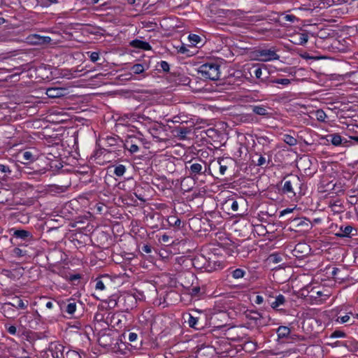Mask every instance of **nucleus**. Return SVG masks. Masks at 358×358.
I'll return each instance as SVG.
<instances>
[{
	"label": "nucleus",
	"instance_id": "obj_62",
	"mask_svg": "<svg viewBox=\"0 0 358 358\" xmlns=\"http://www.w3.org/2000/svg\"><path fill=\"white\" fill-rule=\"evenodd\" d=\"M160 240L164 243H167L169 241V236L166 234H164L162 236Z\"/></svg>",
	"mask_w": 358,
	"mask_h": 358
},
{
	"label": "nucleus",
	"instance_id": "obj_22",
	"mask_svg": "<svg viewBox=\"0 0 358 358\" xmlns=\"http://www.w3.org/2000/svg\"><path fill=\"white\" fill-rule=\"evenodd\" d=\"M327 141H330L334 145L338 146L342 144V137L338 134H332L327 136Z\"/></svg>",
	"mask_w": 358,
	"mask_h": 358
},
{
	"label": "nucleus",
	"instance_id": "obj_20",
	"mask_svg": "<svg viewBox=\"0 0 358 358\" xmlns=\"http://www.w3.org/2000/svg\"><path fill=\"white\" fill-rule=\"evenodd\" d=\"M1 312L6 317H12L14 315L15 310L11 305L8 302H5L1 306Z\"/></svg>",
	"mask_w": 358,
	"mask_h": 358
},
{
	"label": "nucleus",
	"instance_id": "obj_6",
	"mask_svg": "<svg viewBox=\"0 0 358 358\" xmlns=\"http://www.w3.org/2000/svg\"><path fill=\"white\" fill-rule=\"evenodd\" d=\"M257 55L264 62L278 59L280 57L274 50L267 49L259 50Z\"/></svg>",
	"mask_w": 358,
	"mask_h": 358
},
{
	"label": "nucleus",
	"instance_id": "obj_30",
	"mask_svg": "<svg viewBox=\"0 0 358 358\" xmlns=\"http://www.w3.org/2000/svg\"><path fill=\"white\" fill-rule=\"evenodd\" d=\"M120 317H125V316L121 314H115L113 315L111 322L113 323V327L118 328L122 327V319Z\"/></svg>",
	"mask_w": 358,
	"mask_h": 358
},
{
	"label": "nucleus",
	"instance_id": "obj_15",
	"mask_svg": "<svg viewBox=\"0 0 358 358\" xmlns=\"http://www.w3.org/2000/svg\"><path fill=\"white\" fill-rule=\"evenodd\" d=\"M13 236L17 238H20L26 241L32 240L33 238L32 234L29 231L24 229L15 230L13 232Z\"/></svg>",
	"mask_w": 358,
	"mask_h": 358
},
{
	"label": "nucleus",
	"instance_id": "obj_17",
	"mask_svg": "<svg viewBox=\"0 0 358 358\" xmlns=\"http://www.w3.org/2000/svg\"><path fill=\"white\" fill-rule=\"evenodd\" d=\"M276 333L279 340L291 338V330L286 326H280L277 329Z\"/></svg>",
	"mask_w": 358,
	"mask_h": 358
},
{
	"label": "nucleus",
	"instance_id": "obj_47",
	"mask_svg": "<svg viewBox=\"0 0 358 358\" xmlns=\"http://www.w3.org/2000/svg\"><path fill=\"white\" fill-rule=\"evenodd\" d=\"M269 260L273 263H279L282 261V257L276 253L271 254L269 257Z\"/></svg>",
	"mask_w": 358,
	"mask_h": 358
},
{
	"label": "nucleus",
	"instance_id": "obj_57",
	"mask_svg": "<svg viewBox=\"0 0 358 358\" xmlns=\"http://www.w3.org/2000/svg\"><path fill=\"white\" fill-rule=\"evenodd\" d=\"M14 253H15V255H17L18 257H22L25 254L24 252L22 250H21V249H20L18 248H15L14 249Z\"/></svg>",
	"mask_w": 358,
	"mask_h": 358
},
{
	"label": "nucleus",
	"instance_id": "obj_24",
	"mask_svg": "<svg viewBox=\"0 0 358 358\" xmlns=\"http://www.w3.org/2000/svg\"><path fill=\"white\" fill-rule=\"evenodd\" d=\"M46 94L50 98H58L62 96V92L59 88H48L47 90Z\"/></svg>",
	"mask_w": 358,
	"mask_h": 358
},
{
	"label": "nucleus",
	"instance_id": "obj_25",
	"mask_svg": "<svg viewBox=\"0 0 358 358\" xmlns=\"http://www.w3.org/2000/svg\"><path fill=\"white\" fill-rule=\"evenodd\" d=\"M343 271V270L339 268L334 267L331 271V275L332 278L336 280H343L345 277L344 276V275L342 274Z\"/></svg>",
	"mask_w": 358,
	"mask_h": 358
},
{
	"label": "nucleus",
	"instance_id": "obj_36",
	"mask_svg": "<svg viewBox=\"0 0 358 358\" xmlns=\"http://www.w3.org/2000/svg\"><path fill=\"white\" fill-rule=\"evenodd\" d=\"M255 156L257 157V161H255L254 159L252 162L255 163L256 166H263L266 164V157L264 155H258L257 153L255 154Z\"/></svg>",
	"mask_w": 358,
	"mask_h": 358
},
{
	"label": "nucleus",
	"instance_id": "obj_14",
	"mask_svg": "<svg viewBox=\"0 0 358 358\" xmlns=\"http://www.w3.org/2000/svg\"><path fill=\"white\" fill-rule=\"evenodd\" d=\"M64 346L61 344H56L54 346H51L49 349L52 358H64L65 356L63 355Z\"/></svg>",
	"mask_w": 358,
	"mask_h": 358
},
{
	"label": "nucleus",
	"instance_id": "obj_12",
	"mask_svg": "<svg viewBox=\"0 0 358 358\" xmlns=\"http://www.w3.org/2000/svg\"><path fill=\"white\" fill-rule=\"evenodd\" d=\"M252 110L256 115L268 117L270 116V113L268 110H271V108L264 105H255L251 106Z\"/></svg>",
	"mask_w": 358,
	"mask_h": 358
},
{
	"label": "nucleus",
	"instance_id": "obj_55",
	"mask_svg": "<svg viewBox=\"0 0 358 358\" xmlns=\"http://www.w3.org/2000/svg\"><path fill=\"white\" fill-rule=\"evenodd\" d=\"M200 287L196 286L192 288L190 291V294L192 296H197L199 293L200 292Z\"/></svg>",
	"mask_w": 358,
	"mask_h": 358
},
{
	"label": "nucleus",
	"instance_id": "obj_21",
	"mask_svg": "<svg viewBox=\"0 0 358 358\" xmlns=\"http://www.w3.org/2000/svg\"><path fill=\"white\" fill-rule=\"evenodd\" d=\"M209 351H212V348L210 347L201 345L197 347L195 353L197 357L206 358L205 355L206 354H209Z\"/></svg>",
	"mask_w": 358,
	"mask_h": 358
},
{
	"label": "nucleus",
	"instance_id": "obj_3",
	"mask_svg": "<svg viewBox=\"0 0 358 358\" xmlns=\"http://www.w3.org/2000/svg\"><path fill=\"white\" fill-rule=\"evenodd\" d=\"M311 248L309 245L306 243H299L292 250V255L298 259H303L310 252Z\"/></svg>",
	"mask_w": 358,
	"mask_h": 358
},
{
	"label": "nucleus",
	"instance_id": "obj_4",
	"mask_svg": "<svg viewBox=\"0 0 358 358\" xmlns=\"http://www.w3.org/2000/svg\"><path fill=\"white\" fill-rule=\"evenodd\" d=\"M18 156L20 158V162L25 164L31 163L38 159L37 151L34 148L22 151L19 153Z\"/></svg>",
	"mask_w": 358,
	"mask_h": 358
},
{
	"label": "nucleus",
	"instance_id": "obj_8",
	"mask_svg": "<svg viewBox=\"0 0 358 358\" xmlns=\"http://www.w3.org/2000/svg\"><path fill=\"white\" fill-rule=\"evenodd\" d=\"M189 166L186 165V169L189 171V175L191 178H194L198 175H201L206 172V169L203 171V166L201 163H191L189 162Z\"/></svg>",
	"mask_w": 358,
	"mask_h": 358
},
{
	"label": "nucleus",
	"instance_id": "obj_52",
	"mask_svg": "<svg viewBox=\"0 0 358 358\" xmlns=\"http://www.w3.org/2000/svg\"><path fill=\"white\" fill-rule=\"evenodd\" d=\"M65 278L69 281L73 282L75 280H78L80 279L81 275L80 274L77 273V274L70 275L69 276L66 275Z\"/></svg>",
	"mask_w": 358,
	"mask_h": 358
},
{
	"label": "nucleus",
	"instance_id": "obj_41",
	"mask_svg": "<svg viewBox=\"0 0 358 358\" xmlns=\"http://www.w3.org/2000/svg\"><path fill=\"white\" fill-rule=\"evenodd\" d=\"M198 320H199L197 317H194L192 316L191 315H189V317L188 320V324H189V327L199 329L200 327H197Z\"/></svg>",
	"mask_w": 358,
	"mask_h": 358
},
{
	"label": "nucleus",
	"instance_id": "obj_48",
	"mask_svg": "<svg viewBox=\"0 0 358 358\" xmlns=\"http://www.w3.org/2000/svg\"><path fill=\"white\" fill-rule=\"evenodd\" d=\"M345 346L348 347L349 348V350H350V351L356 352L358 350V342L357 341L350 342V345H348L346 343Z\"/></svg>",
	"mask_w": 358,
	"mask_h": 358
},
{
	"label": "nucleus",
	"instance_id": "obj_10",
	"mask_svg": "<svg viewBox=\"0 0 358 358\" xmlns=\"http://www.w3.org/2000/svg\"><path fill=\"white\" fill-rule=\"evenodd\" d=\"M8 303L12 307L22 310L26 309L29 306V301L27 300H23L17 296H13L10 299V301H8Z\"/></svg>",
	"mask_w": 358,
	"mask_h": 358
},
{
	"label": "nucleus",
	"instance_id": "obj_23",
	"mask_svg": "<svg viewBox=\"0 0 358 358\" xmlns=\"http://www.w3.org/2000/svg\"><path fill=\"white\" fill-rule=\"evenodd\" d=\"M224 205L227 208H230L234 213H236L238 210L239 202L234 199H227Z\"/></svg>",
	"mask_w": 358,
	"mask_h": 358
},
{
	"label": "nucleus",
	"instance_id": "obj_43",
	"mask_svg": "<svg viewBox=\"0 0 358 358\" xmlns=\"http://www.w3.org/2000/svg\"><path fill=\"white\" fill-rule=\"evenodd\" d=\"M326 117L327 115L322 110H317L316 111V118L318 121L324 122Z\"/></svg>",
	"mask_w": 358,
	"mask_h": 358
},
{
	"label": "nucleus",
	"instance_id": "obj_1",
	"mask_svg": "<svg viewBox=\"0 0 358 358\" xmlns=\"http://www.w3.org/2000/svg\"><path fill=\"white\" fill-rule=\"evenodd\" d=\"M198 73L205 79L217 80L221 74L220 65L217 62H206L199 67Z\"/></svg>",
	"mask_w": 358,
	"mask_h": 358
},
{
	"label": "nucleus",
	"instance_id": "obj_19",
	"mask_svg": "<svg viewBox=\"0 0 358 358\" xmlns=\"http://www.w3.org/2000/svg\"><path fill=\"white\" fill-rule=\"evenodd\" d=\"M192 265L197 268H202L206 266V259L204 256L199 255H196L192 259Z\"/></svg>",
	"mask_w": 358,
	"mask_h": 358
},
{
	"label": "nucleus",
	"instance_id": "obj_7",
	"mask_svg": "<svg viewBox=\"0 0 358 358\" xmlns=\"http://www.w3.org/2000/svg\"><path fill=\"white\" fill-rule=\"evenodd\" d=\"M140 140L135 136H128L124 143L125 149L128 150L131 153L137 152L139 150L138 143Z\"/></svg>",
	"mask_w": 358,
	"mask_h": 358
},
{
	"label": "nucleus",
	"instance_id": "obj_61",
	"mask_svg": "<svg viewBox=\"0 0 358 358\" xmlns=\"http://www.w3.org/2000/svg\"><path fill=\"white\" fill-rule=\"evenodd\" d=\"M133 116L134 117H134V119H138V120H145L148 119V117H145V115L134 114Z\"/></svg>",
	"mask_w": 358,
	"mask_h": 358
},
{
	"label": "nucleus",
	"instance_id": "obj_42",
	"mask_svg": "<svg viewBox=\"0 0 358 358\" xmlns=\"http://www.w3.org/2000/svg\"><path fill=\"white\" fill-rule=\"evenodd\" d=\"M188 38L190 43L194 45L201 41V37L196 34H189Z\"/></svg>",
	"mask_w": 358,
	"mask_h": 358
},
{
	"label": "nucleus",
	"instance_id": "obj_39",
	"mask_svg": "<svg viewBox=\"0 0 358 358\" xmlns=\"http://www.w3.org/2000/svg\"><path fill=\"white\" fill-rule=\"evenodd\" d=\"M45 306L48 309H53V308L62 309L63 308L62 307H61L59 303L55 301H48L45 303Z\"/></svg>",
	"mask_w": 358,
	"mask_h": 358
},
{
	"label": "nucleus",
	"instance_id": "obj_29",
	"mask_svg": "<svg viewBox=\"0 0 358 358\" xmlns=\"http://www.w3.org/2000/svg\"><path fill=\"white\" fill-rule=\"evenodd\" d=\"M283 141L290 146H294L297 144V140L289 134H284L282 136Z\"/></svg>",
	"mask_w": 358,
	"mask_h": 358
},
{
	"label": "nucleus",
	"instance_id": "obj_9",
	"mask_svg": "<svg viewBox=\"0 0 358 358\" xmlns=\"http://www.w3.org/2000/svg\"><path fill=\"white\" fill-rule=\"evenodd\" d=\"M246 69L251 77H253L254 76L256 78L259 79L260 82H264V80L262 78L263 68L259 64H252L250 66H248Z\"/></svg>",
	"mask_w": 358,
	"mask_h": 358
},
{
	"label": "nucleus",
	"instance_id": "obj_60",
	"mask_svg": "<svg viewBox=\"0 0 358 358\" xmlns=\"http://www.w3.org/2000/svg\"><path fill=\"white\" fill-rule=\"evenodd\" d=\"M264 301V298L262 296L257 295L256 296L255 303L257 304H262Z\"/></svg>",
	"mask_w": 358,
	"mask_h": 358
},
{
	"label": "nucleus",
	"instance_id": "obj_45",
	"mask_svg": "<svg viewBox=\"0 0 358 358\" xmlns=\"http://www.w3.org/2000/svg\"><path fill=\"white\" fill-rule=\"evenodd\" d=\"M224 162V159H219L218 160V164H219V171H220V173L222 175V176H224L227 169V166L226 164H224L222 162Z\"/></svg>",
	"mask_w": 358,
	"mask_h": 358
},
{
	"label": "nucleus",
	"instance_id": "obj_64",
	"mask_svg": "<svg viewBox=\"0 0 358 358\" xmlns=\"http://www.w3.org/2000/svg\"><path fill=\"white\" fill-rule=\"evenodd\" d=\"M350 138L358 144V136H350Z\"/></svg>",
	"mask_w": 358,
	"mask_h": 358
},
{
	"label": "nucleus",
	"instance_id": "obj_40",
	"mask_svg": "<svg viewBox=\"0 0 358 358\" xmlns=\"http://www.w3.org/2000/svg\"><path fill=\"white\" fill-rule=\"evenodd\" d=\"M34 37L37 39V41H35L36 43H49L51 41V38L49 36L35 35Z\"/></svg>",
	"mask_w": 358,
	"mask_h": 358
},
{
	"label": "nucleus",
	"instance_id": "obj_44",
	"mask_svg": "<svg viewBox=\"0 0 358 358\" xmlns=\"http://www.w3.org/2000/svg\"><path fill=\"white\" fill-rule=\"evenodd\" d=\"M95 288L97 290L103 291L106 289L105 285L101 278H96Z\"/></svg>",
	"mask_w": 358,
	"mask_h": 358
},
{
	"label": "nucleus",
	"instance_id": "obj_51",
	"mask_svg": "<svg viewBox=\"0 0 358 358\" xmlns=\"http://www.w3.org/2000/svg\"><path fill=\"white\" fill-rule=\"evenodd\" d=\"M182 116H180V115H176V116H174L173 117V119L171 120V122H173V123H180V124L181 125L182 123L184 122H187V120H185L182 118Z\"/></svg>",
	"mask_w": 358,
	"mask_h": 358
},
{
	"label": "nucleus",
	"instance_id": "obj_50",
	"mask_svg": "<svg viewBox=\"0 0 358 358\" xmlns=\"http://www.w3.org/2000/svg\"><path fill=\"white\" fill-rule=\"evenodd\" d=\"M92 62H95L99 59V54L97 52H88Z\"/></svg>",
	"mask_w": 358,
	"mask_h": 358
},
{
	"label": "nucleus",
	"instance_id": "obj_27",
	"mask_svg": "<svg viewBox=\"0 0 358 358\" xmlns=\"http://www.w3.org/2000/svg\"><path fill=\"white\" fill-rule=\"evenodd\" d=\"M292 225L295 227H309L308 220L305 218H296L292 220Z\"/></svg>",
	"mask_w": 358,
	"mask_h": 358
},
{
	"label": "nucleus",
	"instance_id": "obj_34",
	"mask_svg": "<svg viewBox=\"0 0 358 358\" xmlns=\"http://www.w3.org/2000/svg\"><path fill=\"white\" fill-rule=\"evenodd\" d=\"M125 171V166L119 164L115 167L113 173L116 176L121 177L124 174Z\"/></svg>",
	"mask_w": 358,
	"mask_h": 358
},
{
	"label": "nucleus",
	"instance_id": "obj_49",
	"mask_svg": "<svg viewBox=\"0 0 358 358\" xmlns=\"http://www.w3.org/2000/svg\"><path fill=\"white\" fill-rule=\"evenodd\" d=\"M345 336V334L340 330L334 331L331 335V338H343Z\"/></svg>",
	"mask_w": 358,
	"mask_h": 358
},
{
	"label": "nucleus",
	"instance_id": "obj_58",
	"mask_svg": "<svg viewBox=\"0 0 358 358\" xmlns=\"http://www.w3.org/2000/svg\"><path fill=\"white\" fill-rule=\"evenodd\" d=\"M137 338H138V336H137V334L136 333H134V332L129 333V341L130 342L136 341Z\"/></svg>",
	"mask_w": 358,
	"mask_h": 358
},
{
	"label": "nucleus",
	"instance_id": "obj_11",
	"mask_svg": "<svg viewBox=\"0 0 358 358\" xmlns=\"http://www.w3.org/2000/svg\"><path fill=\"white\" fill-rule=\"evenodd\" d=\"M244 315L245 317L250 320L255 325H259L260 324V321L262 319V315L257 311L255 310H247Z\"/></svg>",
	"mask_w": 358,
	"mask_h": 358
},
{
	"label": "nucleus",
	"instance_id": "obj_56",
	"mask_svg": "<svg viewBox=\"0 0 358 358\" xmlns=\"http://www.w3.org/2000/svg\"><path fill=\"white\" fill-rule=\"evenodd\" d=\"M0 172L2 173H10V170L8 166L0 164Z\"/></svg>",
	"mask_w": 358,
	"mask_h": 358
},
{
	"label": "nucleus",
	"instance_id": "obj_32",
	"mask_svg": "<svg viewBox=\"0 0 358 358\" xmlns=\"http://www.w3.org/2000/svg\"><path fill=\"white\" fill-rule=\"evenodd\" d=\"M67 189L66 186H59L57 185H52L49 187V191L54 193H62Z\"/></svg>",
	"mask_w": 358,
	"mask_h": 358
},
{
	"label": "nucleus",
	"instance_id": "obj_16",
	"mask_svg": "<svg viewBox=\"0 0 358 358\" xmlns=\"http://www.w3.org/2000/svg\"><path fill=\"white\" fill-rule=\"evenodd\" d=\"M131 46L135 48H138L144 50H150L152 49L149 43L139 39H135L130 42Z\"/></svg>",
	"mask_w": 358,
	"mask_h": 358
},
{
	"label": "nucleus",
	"instance_id": "obj_53",
	"mask_svg": "<svg viewBox=\"0 0 358 358\" xmlns=\"http://www.w3.org/2000/svg\"><path fill=\"white\" fill-rule=\"evenodd\" d=\"M159 66L164 72H168L169 71V64L166 61H162L159 63Z\"/></svg>",
	"mask_w": 358,
	"mask_h": 358
},
{
	"label": "nucleus",
	"instance_id": "obj_35",
	"mask_svg": "<svg viewBox=\"0 0 358 358\" xmlns=\"http://www.w3.org/2000/svg\"><path fill=\"white\" fill-rule=\"evenodd\" d=\"M64 310L68 314L73 315L76 310V303L75 301L69 302L65 306Z\"/></svg>",
	"mask_w": 358,
	"mask_h": 358
},
{
	"label": "nucleus",
	"instance_id": "obj_37",
	"mask_svg": "<svg viewBox=\"0 0 358 358\" xmlns=\"http://www.w3.org/2000/svg\"><path fill=\"white\" fill-rule=\"evenodd\" d=\"M131 71L135 74H140L145 71V67L142 64H136L131 67Z\"/></svg>",
	"mask_w": 358,
	"mask_h": 358
},
{
	"label": "nucleus",
	"instance_id": "obj_2",
	"mask_svg": "<svg viewBox=\"0 0 358 358\" xmlns=\"http://www.w3.org/2000/svg\"><path fill=\"white\" fill-rule=\"evenodd\" d=\"M301 185L302 182L300 178L297 176L292 175L287 178H285L282 192L289 196H293L296 195V190L301 189Z\"/></svg>",
	"mask_w": 358,
	"mask_h": 358
},
{
	"label": "nucleus",
	"instance_id": "obj_5",
	"mask_svg": "<svg viewBox=\"0 0 358 358\" xmlns=\"http://www.w3.org/2000/svg\"><path fill=\"white\" fill-rule=\"evenodd\" d=\"M192 125L189 127H185L182 125H178L174 127L171 133L173 135L180 140H185L187 138V135L192 131Z\"/></svg>",
	"mask_w": 358,
	"mask_h": 358
},
{
	"label": "nucleus",
	"instance_id": "obj_13",
	"mask_svg": "<svg viewBox=\"0 0 358 358\" xmlns=\"http://www.w3.org/2000/svg\"><path fill=\"white\" fill-rule=\"evenodd\" d=\"M353 231H357L351 225L341 226L336 236L340 238L351 237L355 234L352 233Z\"/></svg>",
	"mask_w": 358,
	"mask_h": 358
},
{
	"label": "nucleus",
	"instance_id": "obj_28",
	"mask_svg": "<svg viewBox=\"0 0 358 358\" xmlns=\"http://www.w3.org/2000/svg\"><path fill=\"white\" fill-rule=\"evenodd\" d=\"M285 302V298L282 294L278 295L275 301L271 303V306L273 308H277L278 306L284 304Z\"/></svg>",
	"mask_w": 358,
	"mask_h": 358
},
{
	"label": "nucleus",
	"instance_id": "obj_46",
	"mask_svg": "<svg viewBox=\"0 0 358 358\" xmlns=\"http://www.w3.org/2000/svg\"><path fill=\"white\" fill-rule=\"evenodd\" d=\"M5 328L10 335H15L17 334V327L15 325L6 324H5Z\"/></svg>",
	"mask_w": 358,
	"mask_h": 358
},
{
	"label": "nucleus",
	"instance_id": "obj_59",
	"mask_svg": "<svg viewBox=\"0 0 358 358\" xmlns=\"http://www.w3.org/2000/svg\"><path fill=\"white\" fill-rule=\"evenodd\" d=\"M142 251L145 252V253H150L151 251H152V248H151V246L148 245H143L142 247Z\"/></svg>",
	"mask_w": 358,
	"mask_h": 358
},
{
	"label": "nucleus",
	"instance_id": "obj_54",
	"mask_svg": "<svg viewBox=\"0 0 358 358\" xmlns=\"http://www.w3.org/2000/svg\"><path fill=\"white\" fill-rule=\"evenodd\" d=\"M284 19L286 21L290 22H294L295 21L298 20L297 17L294 15H286L284 17Z\"/></svg>",
	"mask_w": 358,
	"mask_h": 358
},
{
	"label": "nucleus",
	"instance_id": "obj_38",
	"mask_svg": "<svg viewBox=\"0 0 358 358\" xmlns=\"http://www.w3.org/2000/svg\"><path fill=\"white\" fill-rule=\"evenodd\" d=\"M350 315H352V313L350 312L348 313V314H346L344 316H338L336 321L340 324H344V323H347V322H350Z\"/></svg>",
	"mask_w": 358,
	"mask_h": 358
},
{
	"label": "nucleus",
	"instance_id": "obj_18",
	"mask_svg": "<svg viewBox=\"0 0 358 358\" xmlns=\"http://www.w3.org/2000/svg\"><path fill=\"white\" fill-rule=\"evenodd\" d=\"M292 43L299 45H303L308 42V36L306 33H299L293 37Z\"/></svg>",
	"mask_w": 358,
	"mask_h": 358
},
{
	"label": "nucleus",
	"instance_id": "obj_26",
	"mask_svg": "<svg viewBox=\"0 0 358 358\" xmlns=\"http://www.w3.org/2000/svg\"><path fill=\"white\" fill-rule=\"evenodd\" d=\"M167 222L169 226L176 227L177 229L181 228V220L178 217L171 215L168 217Z\"/></svg>",
	"mask_w": 358,
	"mask_h": 358
},
{
	"label": "nucleus",
	"instance_id": "obj_63",
	"mask_svg": "<svg viewBox=\"0 0 358 358\" xmlns=\"http://www.w3.org/2000/svg\"><path fill=\"white\" fill-rule=\"evenodd\" d=\"M292 210H293L290 209V208L285 209V210H283L282 211L280 212V215H283L285 213H291Z\"/></svg>",
	"mask_w": 358,
	"mask_h": 358
},
{
	"label": "nucleus",
	"instance_id": "obj_33",
	"mask_svg": "<svg viewBox=\"0 0 358 358\" xmlns=\"http://www.w3.org/2000/svg\"><path fill=\"white\" fill-rule=\"evenodd\" d=\"M269 83L288 85L291 83V80L288 78H275L270 80Z\"/></svg>",
	"mask_w": 358,
	"mask_h": 358
},
{
	"label": "nucleus",
	"instance_id": "obj_31",
	"mask_svg": "<svg viewBox=\"0 0 358 358\" xmlns=\"http://www.w3.org/2000/svg\"><path fill=\"white\" fill-rule=\"evenodd\" d=\"M246 272L242 268H236L231 271V275L234 279H240L244 277Z\"/></svg>",
	"mask_w": 358,
	"mask_h": 358
}]
</instances>
